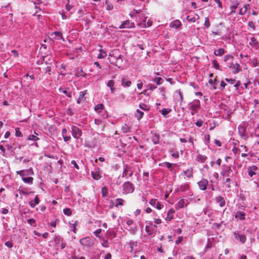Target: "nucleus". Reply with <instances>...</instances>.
<instances>
[{"label":"nucleus","instance_id":"a19ab883","mask_svg":"<svg viewBox=\"0 0 259 259\" xmlns=\"http://www.w3.org/2000/svg\"><path fill=\"white\" fill-rule=\"evenodd\" d=\"M69 224L70 225V227L72 229V231L74 233H76V226L78 225V221H75L74 222V223L73 224H71L70 223H69Z\"/></svg>","mask_w":259,"mask_h":259},{"label":"nucleus","instance_id":"052dcab7","mask_svg":"<svg viewBox=\"0 0 259 259\" xmlns=\"http://www.w3.org/2000/svg\"><path fill=\"white\" fill-rule=\"evenodd\" d=\"M238 3L236 5H233L231 7V14H232V13H235V10L237 9V8L238 7Z\"/></svg>","mask_w":259,"mask_h":259},{"label":"nucleus","instance_id":"b1692460","mask_svg":"<svg viewBox=\"0 0 259 259\" xmlns=\"http://www.w3.org/2000/svg\"><path fill=\"white\" fill-rule=\"evenodd\" d=\"M249 45L253 48H257L259 46V42L254 37H252L250 38Z\"/></svg>","mask_w":259,"mask_h":259},{"label":"nucleus","instance_id":"8fccbe9b","mask_svg":"<svg viewBox=\"0 0 259 259\" xmlns=\"http://www.w3.org/2000/svg\"><path fill=\"white\" fill-rule=\"evenodd\" d=\"M212 64L213 65V67L215 68L216 69H220V65L217 60H213L212 62Z\"/></svg>","mask_w":259,"mask_h":259},{"label":"nucleus","instance_id":"a878e982","mask_svg":"<svg viewBox=\"0 0 259 259\" xmlns=\"http://www.w3.org/2000/svg\"><path fill=\"white\" fill-rule=\"evenodd\" d=\"M190 188V185L188 183H184L180 185V187L178 189V191L184 192L188 190Z\"/></svg>","mask_w":259,"mask_h":259},{"label":"nucleus","instance_id":"774afa93","mask_svg":"<svg viewBox=\"0 0 259 259\" xmlns=\"http://www.w3.org/2000/svg\"><path fill=\"white\" fill-rule=\"evenodd\" d=\"M148 90H154V89H155L156 88V87L154 85V84H149L148 85Z\"/></svg>","mask_w":259,"mask_h":259},{"label":"nucleus","instance_id":"4c0bfd02","mask_svg":"<svg viewBox=\"0 0 259 259\" xmlns=\"http://www.w3.org/2000/svg\"><path fill=\"white\" fill-rule=\"evenodd\" d=\"M186 172H187L186 176L188 179L193 178V168L191 167V168L187 169Z\"/></svg>","mask_w":259,"mask_h":259},{"label":"nucleus","instance_id":"393cba45","mask_svg":"<svg viewBox=\"0 0 259 259\" xmlns=\"http://www.w3.org/2000/svg\"><path fill=\"white\" fill-rule=\"evenodd\" d=\"M181 25L182 23L180 20H175L170 23V26L172 28H178Z\"/></svg>","mask_w":259,"mask_h":259},{"label":"nucleus","instance_id":"680f3d73","mask_svg":"<svg viewBox=\"0 0 259 259\" xmlns=\"http://www.w3.org/2000/svg\"><path fill=\"white\" fill-rule=\"evenodd\" d=\"M62 93L64 94H65L67 97L69 98H71L72 95L71 92H69L66 90H63Z\"/></svg>","mask_w":259,"mask_h":259},{"label":"nucleus","instance_id":"4d7b16f0","mask_svg":"<svg viewBox=\"0 0 259 259\" xmlns=\"http://www.w3.org/2000/svg\"><path fill=\"white\" fill-rule=\"evenodd\" d=\"M225 80L231 84H234L236 81L235 79L228 78H225Z\"/></svg>","mask_w":259,"mask_h":259},{"label":"nucleus","instance_id":"f3484780","mask_svg":"<svg viewBox=\"0 0 259 259\" xmlns=\"http://www.w3.org/2000/svg\"><path fill=\"white\" fill-rule=\"evenodd\" d=\"M245 216L246 213L241 211H236L234 215L237 221L244 220L245 219Z\"/></svg>","mask_w":259,"mask_h":259},{"label":"nucleus","instance_id":"a211bd4d","mask_svg":"<svg viewBox=\"0 0 259 259\" xmlns=\"http://www.w3.org/2000/svg\"><path fill=\"white\" fill-rule=\"evenodd\" d=\"M228 67L233 69L234 73H237L240 71V66L238 63L234 64L231 62L228 65Z\"/></svg>","mask_w":259,"mask_h":259},{"label":"nucleus","instance_id":"ea45409f","mask_svg":"<svg viewBox=\"0 0 259 259\" xmlns=\"http://www.w3.org/2000/svg\"><path fill=\"white\" fill-rule=\"evenodd\" d=\"M152 140L154 144H157L159 143V135L155 134L152 136Z\"/></svg>","mask_w":259,"mask_h":259},{"label":"nucleus","instance_id":"49530a36","mask_svg":"<svg viewBox=\"0 0 259 259\" xmlns=\"http://www.w3.org/2000/svg\"><path fill=\"white\" fill-rule=\"evenodd\" d=\"M139 107H140V108H141V109H142L144 111H148L149 109L148 105H147L146 104H145L144 103H141L139 105Z\"/></svg>","mask_w":259,"mask_h":259},{"label":"nucleus","instance_id":"412c9836","mask_svg":"<svg viewBox=\"0 0 259 259\" xmlns=\"http://www.w3.org/2000/svg\"><path fill=\"white\" fill-rule=\"evenodd\" d=\"M215 201L221 207H223L225 205L226 201L225 199L221 196H217L215 198Z\"/></svg>","mask_w":259,"mask_h":259},{"label":"nucleus","instance_id":"dca6fc26","mask_svg":"<svg viewBox=\"0 0 259 259\" xmlns=\"http://www.w3.org/2000/svg\"><path fill=\"white\" fill-rule=\"evenodd\" d=\"M101 170L99 168H97L95 171H92L91 175L93 179L95 180H99L101 178Z\"/></svg>","mask_w":259,"mask_h":259},{"label":"nucleus","instance_id":"6e6552de","mask_svg":"<svg viewBox=\"0 0 259 259\" xmlns=\"http://www.w3.org/2000/svg\"><path fill=\"white\" fill-rule=\"evenodd\" d=\"M79 242L82 246L85 247L92 246L94 244V240L89 237H84L80 239Z\"/></svg>","mask_w":259,"mask_h":259},{"label":"nucleus","instance_id":"09e8293b","mask_svg":"<svg viewBox=\"0 0 259 259\" xmlns=\"http://www.w3.org/2000/svg\"><path fill=\"white\" fill-rule=\"evenodd\" d=\"M27 140L36 141H37L38 140H39V138L37 137H36L33 135H30L29 137H28Z\"/></svg>","mask_w":259,"mask_h":259},{"label":"nucleus","instance_id":"37998d69","mask_svg":"<svg viewBox=\"0 0 259 259\" xmlns=\"http://www.w3.org/2000/svg\"><path fill=\"white\" fill-rule=\"evenodd\" d=\"M162 78L160 77H155L152 80V81L156 82L158 85L161 84L162 83Z\"/></svg>","mask_w":259,"mask_h":259},{"label":"nucleus","instance_id":"69168bd1","mask_svg":"<svg viewBox=\"0 0 259 259\" xmlns=\"http://www.w3.org/2000/svg\"><path fill=\"white\" fill-rule=\"evenodd\" d=\"M203 121L201 120H198L196 122L195 124L198 127H201L202 125Z\"/></svg>","mask_w":259,"mask_h":259},{"label":"nucleus","instance_id":"c9c22d12","mask_svg":"<svg viewBox=\"0 0 259 259\" xmlns=\"http://www.w3.org/2000/svg\"><path fill=\"white\" fill-rule=\"evenodd\" d=\"M22 180L25 183L32 184L33 183V178L32 177H23Z\"/></svg>","mask_w":259,"mask_h":259},{"label":"nucleus","instance_id":"e433bc0d","mask_svg":"<svg viewBox=\"0 0 259 259\" xmlns=\"http://www.w3.org/2000/svg\"><path fill=\"white\" fill-rule=\"evenodd\" d=\"M225 53V50L222 48H220L218 50H215L214 52V54L215 56H221L224 55Z\"/></svg>","mask_w":259,"mask_h":259},{"label":"nucleus","instance_id":"0e129e2a","mask_svg":"<svg viewBox=\"0 0 259 259\" xmlns=\"http://www.w3.org/2000/svg\"><path fill=\"white\" fill-rule=\"evenodd\" d=\"M94 122H95V124L99 125L101 124V123H102V121L100 119L95 118L94 120Z\"/></svg>","mask_w":259,"mask_h":259},{"label":"nucleus","instance_id":"473e14b6","mask_svg":"<svg viewBox=\"0 0 259 259\" xmlns=\"http://www.w3.org/2000/svg\"><path fill=\"white\" fill-rule=\"evenodd\" d=\"M171 111V109L169 108H163L160 111V112L163 115L164 117H167V114Z\"/></svg>","mask_w":259,"mask_h":259},{"label":"nucleus","instance_id":"f704fd0d","mask_svg":"<svg viewBox=\"0 0 259 259\" xmlns=\"http://www.w3.org/2000/svg\"><path fill=\"white\" fill-rule=\"evenodd\" d=\"M159 165L160 166H165L170 171H173V169L171 168L172 163H169L168 162H165L162 163H160Z\"/></svg>","mask_w":259,"mask_h":259},{"label":"nucleus","instance_id":"7ed1b4c3","mask_svg":"<svg viewBox=\"0 0 259 259\" xmlns=\"http://www.w3.org/2000/svg\"><path fill=\"white\" fill-rule=\"evenodd\" d=\"M122 193L123 194H127L132 193L135 190L134 186L133 184L130 181L124 182L122 186Z\"/></svg>","mask_w":259,"mask_h":259},{"label":"nucleus","instance_id":"39448f33","mask_svg":"<svg viewBox=\"0 0 259 259\" xmlns=\"http://www.w3.org/2000/svg\"><path fill=\"white\" fill-rule=\"evenodd\" d=\"M197 185L200 190L205 191L208 189L209 186V181L205 178H202L200 181L197 182Z\"/></svg>","mask_w":259,"mask_h":259},{"label":"nucleus","instance_id":"bf43d9fd","mask_svg":"<svg viewBox=\"0 0 259 259\" xmlns=\"http://www.w3.org/2000/svg\"><path fill=\"white\" fill-rule=\"evenodd\" d=\"M233 58V56L231 55H227L225 56L224 57V61L227 62L230 59H232Z\"/></svg>","mask_w":259,"mask_h":259},{"label":"nucleus","instance_id":"9d476101","mask_svg":"<svg viewBox=\"0 0 259 259\" xmlns=\"http://www.w3.org/2000/svg\"><path fill=\"white\" fill-rule=\"evenodd\" d=\"M258 170L259 168L258 166L255 165L249 166L247 167V172L250 177H252L253 176L255 175L257 171Z\"/></svg>","mask_w":259,"mask_h":259},{"label":"nucleus","instance_id":"423d86ee","mask_svg":"<svg viewBox=\"0 0 259 259\" xmlns=\"http://www.w3.org/2000/svg\"><path fill=\"white\" fill-rule=\"evenodd\" d=\"M71 132L73 137L76 139H78L82 135L81 130L75 125L71 126Z\"/></svg>","mask_w":259,"mask_h":259},{"label":"nucleus","instance_id":"a18cd8bd","mask_svg":"<svg viewBox=\"0 0 259 259\" xmlns=\"http://www.w3.org/2000/svg\"><path fill=\"white\" fill-rule=\"evenodd\" d=\"M212 247V243L210 242V239H208L207 243L204 248V251L206 252L208 249Z\"/></svg>","mask_w":259,"mask_h":259},{"label":"nucleus","instance_id":"f03ea898","mask_svg":"<svg viewBox=\"0 0 259 259\" xmlns=\"http://www.w3.org/2000/svg\"><path fill=\"white\" fill-rule=\"evenodd\" d=\"M221 175L223 177H233V173L231 165L223 164L220 172Z\"/></svg>","mask_w":259,"mask_h":259},{"label":"nucleus","instance_id":"0eeeda50","mask_svg":"<svg viewBox=\"0 0 259 259\" xmlns=\"http://www.w3.org/2000/svg\"><path fill=\"white\" fill-rule=\"evenodd\" d=\"M133 174L134 171L130 166L127 164L123 165V171L122 174V178H128V177H131L133 175Z\"/></svg>","mask_w":259,"mask_h":259},{"label":"nucleus","instance_id":"4be33fe9","mask_svg":"<svg viewBox=\"0 0 259 259\" xmlns=\"http://www.w3.org/2000/svg\"><path fill=\"white\" fill-rule=\"evenodd\" d=\"M40 202L39 198L38 195H36L34 200H30L29 202V204L32 208H34L36 205H37Z\"/></svg>","mask_w":259,"mask_h":259},{"label":"nucleus","instance_id":"79ce46f5","mask_svg":"<svg viewBox=\"0 0 259 259\" xmlns=\"http://www.w3.org/2000/svg\"><path fill=\"white\" fill-rule=\"evenodd\" d=\"M108 188L106 186L103 187L101 190V193H102V197L106 196L108 194Z\"/></svg>","mask_w":259,"mask_h":259},{"label":"nucleus","instance_id":"58836bf2","mask_svg":"<svg viewBox=\"0 0 259 259\" xmlns=\"http://www.w3.org/2000/svg\"><path fill=\"white\" fill-rule=\"evenodd\" d=\"M124 201V200L121 198H117L115 200V206L116 207H117L118 205L123 206Z\"/></svg>","mask_w":259,"mask_h":259},{"label":"nucleus","instance_id":"e2e57ef3","mask_svg":"<svg viewBox=\"0 0 259 259\" xmlns=\"http://www.w3.org/2000/svg\"><path fill=\"white\" fill-rule=\"evenodd\" d=\"M27 222L28 224H30L31 225L34 226V224H35V221L33 219H29L27 220Z\"/></svg>","mask_w":259,"mask_h":259},{"label":"nucleus","instance_id":"2f4dec72","mask_svg":"<svg viewBox=\"0 0 259 259\" xmlns=\"http://www.w3.org/2000/svg\"><path fill=\"white\" fill-rule=\"evenodd\" d=\"M107 56V53L103 49L99 50V53L98 55V58L102 59L104 58Z\"/></svg>","mask_w":259,"mask_h":259},{"label":"nucleus","instance_id":"72a5a7b5","mask_svg":"<svg viewBox=\"0 0 259 259\" xmlns=\"http://www.w3.org/2000/svg\"><path fill=\"white\" fill-rule=\"evenodd\" d=\"M63 241V239L60 236H56L54 238V242L57 246H59Z\"/></svg>","mask_w":259,"mask_h":259},{"label":"nucleus","instance_id":"cd10ccee","mask_svg":"<svg viewBox=\"0 0 259 259\" xmlns=\"http://www.w3.org/2000/svg\"><path fill=\"white\" fill-rule=\"evenodd\" d=\"M175 211L172 210V209H170L168 210L167 213V216L165 218V220L166 221H170L174 218L173 214L174 213Z\"/></svg>","mask_w":259,"mask_h":259},{"label":"nucleus","instance_id":"c756f323","mask_svg":"<svg viewBox=\"0 0 259 259\" xmlns=\"http://www.w3.org/2000/svg\"><path fill=\"white\" fill-rule=\"evenodd\" d=\"M207 159V157L206 156L201 155V154H199L197 156L196 160L198 162L203 163V162H204Z\"/></svg>","mask_w":259,"mask_h":259},{"label":"nucleus","instance_id":"4468645a","mask_svg":"<svg viewBox=\"0 0 259 259\" xmlns=\"http://www.w3.org/2000/svg\"><path fill=\"white\" fill-rule=\"evenodd\" d=\"M183 100V95L181 90H177L175 94V102L181 103Z\"/></svg>","mask_w":259,"mask_h":259},{"label":"nucleus","instance_id":"1a4fd4ad","mask_svg":"<svg viewBox=\"0 0 259 259\" xmlns=\"http://www.w3.org/2000/svg\"><path fill=\"white\" fill-rule=\"evenodd\" d=\"M104 107V106L103 104H98L95 106V110L99 114L100 116H102L103 118H106L107 117L108 115L105 111H102Z\"/></svg>","mask_w":259,"mask_h":259},{"label":"nucleus","instance_id":"bb28decb","mask_svg":"<svg viewBox=\"0 0 259 259\" xmlns=\"http://www.w3.org/2000/svg\"><path fill=\"white\" fill-rule=\"evenodd\" d=\"M185 204V200L184 199H180L176 204L175 208L177 210L184 207Z\"/></svg>","mask_w":259,"mask_h":259},{"label":"nucleus","instance_id":"864d4df0","mask_svg":"<svg viewBox=\"0 0 259 259\" xmlns=\"http://www.w3.org/2000/svg\"><path fill=\"white\" fill-rule=\"evenodd\" d=\"M105 3L107 5L106 9L108 11L111 10L113 8V6L112 4H109L108 0H106Z\"/></svg>","mask_w":259,"mask_h":259},{"label":"nucleus","instance_id":"de8ad7c7","mask_svg":"<svg viewBox=\"0 0 259 259\" xmlns=\"http://www.w3.org/2000/svg\"><path fill=\"white\" fill-rule=\"evenodd\" d=\"M53 34H55L56 36L60 37V38L63 41H65V39L62 36V33L59 31H55L53 33Z\"/></svg>","mask_w":259,"mask_h":259},{"label":"nucleus","instance_id":"603ef678","mask_svg":"<svg viewBox=\"0 0 259 259\" xmlns=\"http://www.w3.org/2000/svg\"><path fill=\"white\" fill-rule=\"evenodd\" d=\"M15 135L16 137H20L22 136V134L20 131V128L19 127H17L15 128Z\"/></svg>","mask_w":259,"mask_h":259},{"label":"nucleus","instance_id":"20e7f679","mask_svg":"<svg viewBox=\"0 0 259 259\" xmlns=\"http://www.w3.org/2000/svg\"><path fill=\"white\" fill-rule=\"evenodd\" d=\"M189 109L191 110V114L194 115L200 107V103L198 100H194L189 104Z\"/></svg>","mask_w":259,"mask_h":259},{"label":"nucleus","instance_id":"13d9d810","mask_svg":"<svg viewBox=\"0 0 259 259\" xmlns=\"http://www.w3.org/2000/svg\"><path fill=\"white\" fill-rule=\"evenodd\" d=\"M101 231H102V230L101 229H98L96 230L94 232V233L96 237L100 238L99 234L101 233Z\"/></svg>","mask_w":259,"mask_h":259},{"label":"nucleus","instance_id":"338daca9","mask_svg":"<svg viewBox=\"0 0 259 259\" xmlns=\"http://www.w3.org/2000/svg\"><path fill=\"white\" fill-rule=\"evenodd\" d=\"M5 245L9 248H12L13 246L12 243L10 241L6 242Z\"/></svg>","mask_w":259,"mask_h":259},{"label":"nucleus","instance_id":"6ab92c4d","mask_svg":"<svg viewBox=\"0 0 259 259\" xmlns=\"http://www.w3.org/2000/svg\"><path fill=\"white\" fill-rule=\"evenodd\" d=\"M145 231L149 236L155 234L156 230L153 226L146 225L145 227Z\"/></svg>","mask_w":259,"mask_h":259},{"label":"nucleus","instance_id":"c03bdc74","mask_svg":"<svg viewBox=\"0 0 259 259\" xmlns=\"http://www.w3.org/2000/svg\"><path fill=\"white\" fill-rule=\"evenodd\" d=\"M63 213L67 216H70L72 214V210L69 208H66L63 209Z\"/></svg>","mask_w":259,"mask_h":259},{"label":"nucleus","instance_id":"aec40b11","mask_svg":"<svg viewBox=\"0 0 259 259\" xmlns=\"http://www.w3.org/2000/svg\"><path fill=\"white\" fill-rule=\"evenodd\" d=\"M114 84L115 82L113 80H109L107 81L106 83L107 86L110 88L111 93L112 94L115 93V91L116 90L115 88H114Z\"/></svg>","mask_w":259,"mask_h":259},{"label":"nucleus","instance_id":"3c124183","mask_svg":"<svg viewBox=\"0 0 259 259\" xmlns=\"http://www.w3.org/2000/svg\"><path fill=\"white\" fill-rule=\"evenodd\" d=\"M187 19L188 21L191 22H195L196 21L195 18L192 15L187 16Z\"/></svg>","mask_w":259,"mask_h":259},{"label":"nucleus","instance_id":"5fc2aeb1","mask_svg":"<svg viewBox=\"0 0 259 259\" xmlns=\"http://www.w3.org/2000/svg\"><path fill=\"white\" fill-rule=\"evenodd\" d=\"M248 25L249 27L251 28L253 30H255V24L252 21H249L248 22Z\"/></svg>","mask_w":259,"mask_h":259},{"label":"nucleus","instance_id":"5701e85b","mask_svg":"<svg viewBox=\"0 0 259 259\" xmlns=\"http://www.w3.org/2000/svg\"><path fill=\"white\" fill-rule=\"evenodd\" d=\"M87 91L85 90L83 92H80L79 93V97L77 100V104H80L81 102L85 101V98H84V96L87 94Z\"/></svg>","mask_w":259,"mask_h":259},{"label":"nucleus","instance_id":"6e6d98bb","mask_svg":"<svg viewBox=\"0 0 259 259\" xmlns=\"http://www.w3.org/2000/svg\"><path fill=\"white\" fill-rule=\"evenodd\" d=\"M204 25L207 27H209L210 25L209 18L208 17L205 18V22H204Z\"/></svg>","mask_w":259,"mask_h":259},{"label":"nucleus","instance_id":"f257e3e1","mask_svg":"<svg viewBox=\"0 0 259 259\" xmlns=\"http://www.w3.org/2000/svg\"><path fill=\"white\" fill-rule=\"evenodd\" d=\"M110 62L112 64L119 67V65L122 63V59L118 49H114L109 53V58H108Z\"/></svg>","mask_w":259,"mask_h":259},{"label":"nucleus","instance_id":"9b49d317","mask_svg":"<svg viewBox=\"0 0 259 259\" xmlns=\"http://www.w3.org/2000/svg\"><path fill=\"white\" fill-rule=\"evenodd\" d=\"M238 130L239 135L241 138L246 140L248 138V134L246 133L245 128L243 126H239Z\"/></svg>","mask_w":259,"mask_h":259},{"label":"nucleus","instance_id":"f8f14e48","mask_svg":"<svg viewBox=\"0 0 259 259\" xmlns=\"http://www.w3.org/2000/svg\"><path fill=\"white\" fill-rule=\"evenodd\" d=\"M234 236L235 239L239 241L242 244L245 243L246 241V236L243 234H240L237 231L234 232Z\"/></svg>","mask_w":259,"mask_h":259},{"label":"nucleus","instance_id":"c85d7f7f","mask_svg":"<svg viewBox=\"0 0 259 259\" xmlns=\"http://www.w3.org/2000/svg\"><path fill=\"white\" fill-rule=\"evenodd\" d=\"M121 85L124 87H130L132 84V82L127 80L125 78L123 77L121 80Z\"/></svg>","mask_w":259,"mask_h":259},{"label":"nucleus","instance_id":"ddd939ff","mask_svg":"<svg viewBox=\"0 0 259 259\" xmlns=\"http://www.w3.org/2000/svg\"><path fill=\"white\" fill-rule=\"evenodd\" d=\"M135 27V24L133 22H131L129 20H126L123 22L119 26V29L123 28H132Z\"/></svg>","mask_w":259,"mask_h":259},{"label":"nucleus","instance_id":"2eb2a0df","mask_svg":"<svg viewBox=\"0 0 259 259\" xmlns=\"http://www.w3.org/2000/svg\"><path fill=\"white\" fill-rule=\"evenodd\" d=\"M149 203L151 205L156 207L158 210L161 209L163 207V205L161 204L156 199H151L149 201Z\"/></svg>","mask_w":259,"mask_h":259},{"label":"nucleus","instance_id":"7c9ffc66","mask_svg":"<svg viewBox=\"0 0 259 259\" xmlns=\"http://www.w3.org/2000/svg\"><path fill=\"white\" fill-rule=\"evenodd\" d=\"M144 115V112L140 111L139 109L136 110L135 113V117L139 120H140Z\"/></svg>","mask_w":259,"mask_h":259}]
</instances>
